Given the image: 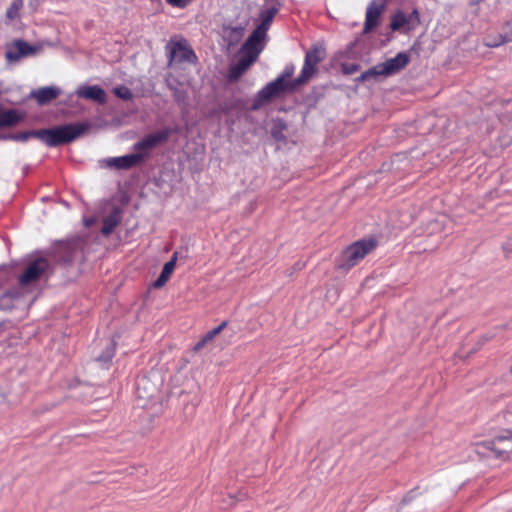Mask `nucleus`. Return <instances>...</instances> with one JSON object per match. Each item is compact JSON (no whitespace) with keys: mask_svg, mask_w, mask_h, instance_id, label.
<instances>
[{"mask_svg":"<svg viewBox=\"0 0 512 512\" xmlns=\"http://www.w3.org/2000/svg\"><path fill=\"white\" fill-rule=\"evenodd\" d=\"M37 46L30 45L22 39H17L7 46L5 58L8 63H16L22 58L36 54Z\"/></svg>","mask_w":512,"mask_h":512,"instance_id":"6e6552de","label":"nucleus"},{"mask_svg":"<svg viewBox=\"0 0 512 512\" xmlns=\"http://www.w3.org/2000/svg\"><path fill=\"white\" fill-rule=\"evenodd\" d=\"M256 60V57L249 55L247 53H242L237 64L242 67V71H246Z\"/></svg>","mask_w":512,"mask_h":512,"instance_id":"bb28decb","label":"nucleus"},{"mask_svg":"<svg viewBox=\"0 0 512 512\" xmlns=\"http://www.w3.org/2000/svg\"><path fill=\"white\" fill-rule=\"evenodd\" d=\"M245 71H242V67L238 64L234 65L230 69V78L237 79L239 78Z\"/></svg>","mask_w":512,"mask_h":512,"instance_id":"2f4dec72","label":"nucleus"},{"mask_svg":"<svg viewBox=\"0 0 512 512\" xmlns=\"http://www.w3.org/2000/svg\"><path fill=\"white\" fill-rule=\"evenodd\" d=\"M22 117L19 115L17 110L9 109L0 112V129L5 127H11L20 122Z\"/></svg>","mask_w":512,"mask_h":512,"instance_id":"aec40b11","label":"nucleus"},{"mask_svg":"<svg viewBox=\"0 0 512 512\" xmlns=\"http://www.w3.org/2000/svg\"><path fill=\"white\" fill-rule=\"evenodd\" d=\"M226 326H227V322L223 321L220 325H218L217 327H215L212 330L208 331L204 335V337L209 342V341L213 340Z\"/></svg>","mask_w":512,"mask_h":512,"instance_id":"c85d7f7f","label":"nucleus"},{"mask_svg":"<svg viewBox=\"0 0 512 512\" xmlns=\"http://www.w3.org/2000/svg\"><path fill=\"white\" fill-rule=\"evenodd\" d=\"M278 12L277 8L271 7L269 9H266L260 13V24L254 29L255 31H258L261 35L265 36L267 35V31Z\"/></svg>","mask_w":512,"mask_h":512,"instance_id":"f3484780","label":"nucleus"},{"mask_svg":"<svg viewBox=\"0 0 512 512\" xmlns=\"http://www.w3.org/2000/svg\"><path fill=\"white\" fill-rule=\"evenodd\" d=\"M120 222V216L117 213H113L103 220L102 233L104 235H109L115 229V227Z\"/></svg>","mask_w":512,"mask_h":512,"instance_id":"5701e85b","label":"nucleus"},{"mask_svg":"<svg viewBox=\"0 0 512 512\" xmlns=\"http://www.w3.org/2000/svg\"><path fill=\"white\" fill-rule=\"evenodd\" d=\"M176 261H177V252H175L172 255L171 259L164 264V267H163L161 273L167 277H170V275L172 274V272L175 269Z\"/></svg>","mask_w":512,"mask_h":512,"instance_id":"cd10ccee","label":"nucleus"},{"mask_svg":"<svg viewBox=\"0 0 512 512\" xmlns=\"http://www.w3.org/2000/svg\"><path fill=\"white\" fill-rule=\"evenodd\" d=\"M145 158L144 154L132 153L119 157H109L100 161L101 165L116 170H129L139 165Z\"/></svg>","mask_w":512,"mask_h":512,"instance_id":"0eeeda50","label":"nucleus"},{"mask_svg":"<svg viewBox=\"0 0 512 512\" xmlns=\"http://www.w3.org/2000/svg\"><path fill=\"white\" fill-rule=\"evenodd\" d=\"M380 76L384 77V73L382 72V67L379 63L363 72L359 77L356 78V82H364L369 80L376 81Z\"/></svg>","mask_w":512,"mask_h":512,"instance_id":"4be33fe9","label":"nucleus"},{"mask_svg":"<svg viewBox=\"0 0 512 512\" xmlns=\"http://www.w3.org/2000/svg\"><path fill=\"white\" fill-rule=\"evenodd\" d=\"M24 1L23 0H13L6 10L5 14V23L10 24L14 20L20 17V11L23 8Z\"/></svg>","mask_w":512,"mask_h":512,"instance_id":"412c9836","label":"nucleus"},{"mask_svg":"<svg viewBox=\"0 0 512 512\" xmlns=\"http://www.w3.org/2000/svg\"><path fill=\"white\" fill-rule=\"evenodd\" d=\"M206 343H208V341L206 340V338L203 336L194 346V350L195 351H198L200 349H202Z\"/></svg>","mask_w":512,"mask_h":512,"instance_id":"f704fd0d","label":"nucleus"},{"mask_svg":"<svg viewBox=\"0 0 512 512\" xmlns=\"http://www.w3.org/2000/svg\"><path fill=\"white\" fill-rule=\"evenodd\" d=\"M76 94L79 98L93 100L100 104L106 102V93L104 89L98 85H80L76 90Z\"/></svg>","mask_w":512,"mask_h":512,"instance_id":"ddd939ff","label":"nucleus"},{"mask_svg":"<svg viewBox=\"0 0 512 512\" xmlns=\"http://www.w3.org/2000/svg\"><path fill=\"white\" fill-rule=\"evenodd\" d=\"M359 67L360 66L358 64H350V65H345L343 70L346 74H352V73L358 71Z\"/></svg>","mask_w":512,"mask_h":512,"instance_id":"72a5a7b5","label":"nucleus"},{"mask_svg":"<svg viewBox=\"0 0 512 512\" xmlns=\"http://www.w3.org/2000/svg\"><path fill=\"white\" fill-rule=\"evenodd\" d=\"M11 137H13V133H9V134H1V135H0V141H8V140H11Z\"/></svg>","mask_w":512,"mask_h":512,"instance_id":"c9c22d12","label":"nucleus"},{"mask_svg":"<svg viewBox=\"0 0 512 512\" xmlns=\"http://www.w3.org/2000/svg\"><path fill=\"white\" fill-rule=\"evenodd\" d=\"M504 32L497 38L488 37L485 44L488 47H498L504 43L512 41V22H507L503 28Z\"/></svg>","mask_w":512,"mask_h":512,"instance_id":"a211bd4d","label":"nucleus"},{"mask_svg":"<svg viewBox=\"0 0 512 512\" xmlns=\"http://www.w3.org/2000/svg\"><path fill=\"white\" fill-rule=\"evenodd\" d=\"M407 23V16L402 11H398L392 16L390 27L393 31H397Z\"/></svg>","mask_w":512,"mask_h":512,"instance_id":"393cba45","label":"nucleus"},{"mask_svg":"<svg viewBox=\"0 0 512 512\" xmlns=\"http://www.w3.org/2000/svg\"><path fill=\"white\" fill-rule=\"evenodd\" d=\"M408 23L411 24L413 27L418 25L420 23V17L419 12L417 9H414L408 16Z\"/></svg>","mask_w":512,"mask_h":512,"instance_id":"7c9ffc66","label":"nucleus"},{"mask_svg":"<svg viewBox=\"0 0 512 512\" xmlns=\"http://www.w3.org/2000/svg\"><path fill=\"white\" fill-rule=\"evenodd\" d=\"M115 346L116 344L113 341L109 342L104 351L96 358V360L103 364L109 363L114 357Z\"/></svg>","mask_w":512,"mask_h":512,"instance_id":"b1692460","label":"nucleus"},{"mask_svg":"<svg viewBox=\"0 0 512 512\" xmlns=\"http://www.w3.org/2000/svg\"><path fill=\"white\" fill-rule=\"evenodd\" d=\"M113 93L122 100H131L133 97L131 90L125 85L115 87Z\"/></svg>","mask_w":512,"mask_h":512,"instance_id":"a878e982","label":"nucleus"},{"mask_svg":"<svg viewBox=\"0 0 512 512\" xmlns=\"http://www.w3.org/2000/svg\"><path fill=\"white\" fill-rule=\"evenodd\" d=\"M169 277L165 276L164 274H160L159 277L155 280V282L153 283V286L155 288H161L162 286H164L166 284V282L168 281Z\"/></svg>","mask_w":512,"mask_h":512,"instance_id":"473e14b6","label":"nucleus"},{"mask_svg":"<svg viewBox=\"0 0 512 512\" xmlns=\"http://www.w3.org/2000/svg\"><path fill=\"white\" fill-rule=\"evenodd\" d=\"M410 61L409 55L399 52L395 57L380 63L384 77L392 76L404 69Z\"/></svg>","mask_w":512,"mask_h":512,"instance_id":"9d476101","label":"nucleus"},{"mask_svg":"<svg viewBox=\"0 0 512 512\" xmlns=\"http://www.w3.org/2000/svg\"><path fill=\"white\" fill-rule=\"evenodd\" d=\"M88 128L89 125L86 123H70L53 128L13 133L11 140L17 142H26L31 138H37L48 147H57L77 139Z\"/></svg>","mask_w":512,"mask_h":512,"instance_id":"f257e3e1","label":"nucleus"},{"mask_svg":"<svg viewBox=\"0 0 512 512\" xmlns=\"http://www.w3.org/2000/svg\"><path fill=\"white\" fill-rule=\"evenodd\" d=\"M62 93L61 88L56 86H45L32 90L30 97L36 99L39 105H45L56 99Z\"/></svg>","mask_w":512,"mask_h":512,"instance_id":"4468645a","label":"nucleus"},{"mask_svg":"<svg viewBox=\"0 0 512 512\" xmlns=\"http://www.w3.org/2000/svg\"><path fill=\"white\" fill-rule=\"evenodd\" d=\"M326 51L323 46L319 44L313 45L306 51L304 64L300 74L297 76L298 83H307L317 72L318 64L324 60Z\"/></svg>","mask_w":512,"mask_h":512,"instance_id":"39448f33","label":"nucleus"},{"mask_svg":"<svg viewBox=\"0 0 512 512\" xmlns=\"http://www.w3.org/2000/svg\"><path fill=\"white\" fill-rule=\"evenodd\" d=\"M475 451L482 457L506 461L512 452V429L502 432L491 440L477 442Z\"/></svg>","mask_w":512,"mask_h":512,"instance_id":"7ed1b4c3","label":"nucleus"},{"mask_svg":"<svg viewBox=\"0 0 512 512\" xmlns=\"http://www.w3.org/2000/svg\"><path fill=\"white\" fill-rule=\"evenodd\" d=\"M174 97H175V100L177 102H180L184 99V95L183 93L179 92V91H176L175 94H174Z\"/></svg>","mask_w":512,"mask_h":512,"instance_id":"e433bc0d","label":"nucleus"},{"mask_svg":"<svg viewBox=\"0 0 512 512\" xmlns=\"http://www.w3.org/2000/svg\"><path fill=\"white\" fill-rule=\"evenodd\" d=\"M377 246L375 239H361L347 246L336 260V268L347 271Z\"/></svg>","mask_w":512,"mask_h":512,"instance_id":"20e7f679","label":"nucleus"},{"mask_svg":"<svg viewBox=\"0 0 512 512\" xmlns=\"http://www.w3.org/2000/svg\"><path fill=\"white\" fill-rule=\"evenodd\" d=\"M170 136V131L168 129H163L154 133H150L140 141L136 142L133 146V149L136 151L139 150H149L152 149L162 142L166 141Z\"/></svg>","mask_w":512,"mask_h":512,"instance_id":"9b49d317","label":"nucleus"},{"mask_svg":"<svg viewBox=\"0 0 512 512\" xmlns=\"http://www.w3.org/2000/svg\"><path fill=\"white\" fill-rule=\"evenodd\" d=\"M166 49L168 51L169 66H171L173 62H187L193 64L197 61L196 54L185 39L178 41L171 40L167 44Z\"/></svg>","mask_w":512,"mask_h":512,"instance_id":"423d86ee","label":"nucleus"},{"mask_svg":"<svg viewBox=\"0 0 512 512\" xmlns=\"http://www.w3.org/2000/svg\"><path fill=\"white\" fill-rule=\"evenodd\" d=\"M156 387L151 386L146 377H141L136 383V393L139 398L150 399L156 392Z\"/></svg>","mask_w":512,"mask_h":512,"instance_id":"6ab92c4d","label":"nucleus"},{"mask_svg":"<svg viewBox=\"0 0 512 512\" xmlns=\"http://www.w3.org/2000/svg\"><path fill=\"white\" fill-rule=\"evenodd\" d=\"M167 4L171 5L172 7L177 8H185L188 6L193 0H165Z\"/></svg>","mask_w":512,"mask_h":512,"instance_id":"c756f323","label":"nucleus"},{"mask_svg":"<svg viewBox=\"0 0 512 512\" xmlns=\"http://www.w3.org/2000/svg\"><path fill=\"white\" fill-rule=\"evenodd\" d=\"M265 36L261 35L258 31L253 32L246 39L241 48V53H247L258 58L259 54L264 49Z\"/></svg>","mask_w":512,"mask_h":512,"instance_id":"f8f14e48","label":"nucleus"},{"mask_svg":"<svg viewBox=\"0 0 512 512\" xmlns=\"http://www.w3.org/2000/svg\"><path fill=\"white\" fill-rule=\"evenodd\" d=\"M294 72L295 66L293 64L286 65L283 71L275 80L267 83L261 90L258 91L252 105L253 109L260 108L264 103L270 101L273 97L281 93L292 92L299 86L303 85L304 83L296 82L297 77L290 79Z\"/></svg>","mask_w":512,"mask_h":512,"instance_id":"f03ea898","label":"nucleus"},{"mask_svg":"<svg viewBox=\"0 0 512 512\" xmlns=\"http://www.w3.org/2000/svg\"><path fill=\"white\" fill-rule=\"evenodd\" d=\"M384 8L383 3H379L376 0H373L367 7L366 10V18L364 23V32H368L372 30L378 24L379 17Z\"/></svg>","mask_w":512,"mask_h":512,"instance_id":"dca6fc26","label":"nucleus"},{"mask_svg":"<svg viewBox=\"0 0 512 512\" xmlns=\"http://www.w3.org/2000/svg\"><path fill=\"white\" fill-rule=\"evenodd\" d=\"M61 250L60 259L64 264H71L83 257L82 244L79 241L67 243L61 247Z\"/></svg>","mask_w":512,"mask_h":512,"instance_id":"2eb2a0df","label":"nucleus"},{"mask_svg":"<svg viewBox=\"0 0 512 512\" xmlns=\"http://www.w3.org/2000/svg\"><path fill=\"white\" fill-rule=\"evenodd\" d=\"M49 268V262L46 258L39 257L31 261L22 275L19 277L21 286L29 285L37 281Z\"/></svg>","mask_w":512,"mask_h":512,"instance_id":"1a4fd4ad","label":"nucleus"}]
</instances>
